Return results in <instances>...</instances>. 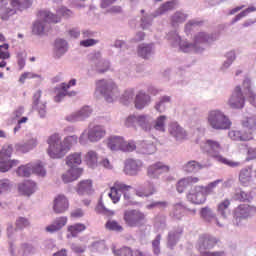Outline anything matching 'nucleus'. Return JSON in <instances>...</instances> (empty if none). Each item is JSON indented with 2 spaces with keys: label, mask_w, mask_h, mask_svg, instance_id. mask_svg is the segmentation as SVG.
<instances>
[{
  "label": "nucleus",
  "mask_w": 256,
  "mask_h": 256,
  "mask_svg": "<svg viewBox=\"0 0 256 256\" xmlns=\"http://www.w3.org/2000/svg\"><path fill=\"white\" fill-rule=\"evenodd\" d=\"M166 123V115H160L155 119L151 114H140L128 116L125 119L124 125L128 129H137V127H140L146 133H151L153 130L159 133H165Z\"/></svg>",
  "instance_id": "obj_1"
},
{
  "label": "nucleus",
  "mask_w": 256,
  "mask_h": 256,
  "mask_svg": "<svg viewBox=\"0 0 256 256\" xmlns=\"http://www.w3.org/2000/svg\"><path fill=\"white\" fill-rule=\"evenodd\" d=\"M33 5V0H0V19L9 21L18 11H25Z\"/></svg>",
  "instance_id": "obj_2"
},
{
  "label": "nucleus",
  "mask_w": 256,
  "mask_h": 256,
  "mask_svg": "<svg viewBox=\"0 0 256 256\" xmlns=\"http://www.w3.org/2000/svg\"><path fill=\"white\" fill-rule=\"evenodd\" d=\"M200 148L203 153H207L209 157H212V159L218 161V163H223L224 165H228V167H239V165H241L240 162L228 160L219 154L221 151V144L218 141L208 139L201 142Z\"/></svg>",
  "instance_id": "obj_3"
},
{
  "label": "nucleus",
  "mask_w": 256,
  "mask_h": 256,
  "mask_svg": "<svg viewBox=\"0 0 256 256\" xmlns=\"http://www.w3.org/2000/svg\"><path fill=\"white\" fill-rule=\"evenodd\" d=\"M207 123L214 131H227L233 125L229 116L220 109H214L208 112Z\"/></svg>",
  "instance_id": "obj_4"
},
{
  "label": "nucleus",
  "mask_w": 256,
  "mask_h": 256,
  "mask_svg": "<svg viewBox=\"0 0 256 256\" xmlns=\"http://www.w3.org/2000/svg\"><path fill=\"white\" fill-rule=\"evenodd\" d=\"M47 144V153L51 159H63V157L69 153L67 146H65L63 138L59 133H54L49 136Z\"/></svg>",
  "instance_id": "obj_5"
},
{
  "label": "nucleus",
  "mask_w": 256,
  "mask_h": 256,
  "mask_svg": "<svg viewBox=\"0 0 256 256\" xmlns=\"http://www.w3.org/2000/svg\"><path fill=\"white\" fill-rule=\"evenodd\" d=\"M96 95H102L108 103H113L115 97H119V88L111 79H100L96 83Z\"/></svg>",
  "instance_id": "obj_6"
},
{
  "label": "nucleus",
  "mask_w": 256,
  "mask_h": 256,
  "mask_svg": "<svg viewBox=\"0 0 256 256\" xmlns=\"http://www.w3.org/2000/svg\"><path fill=\"white\" fill-rule=\"evenodd\" d=\"M47 23H61V16L49 10H41L38 14V19L33 23L32 33L34 35H43L47 28Z\"/></svg>",
  "instance_id": "obj_7"
},
{
  "label": "nucleus",
  "mask_w": 256,
  "mask_h": 256,
  "mask_svg": "<svg viewBox=\"0 0 256 256\" xmlns=\"http://www.w3.org/2000/svg\"><path fill=\"white\" fill-rule=\"evenodd\" d=\"M219 243V239L209 234H203L199 237L196 248L201 256H225V251H209Z\"/></svg>",
  "instance_id": "obj_8"
},
{
  "label": "nucleus",
  "mask_w": 256,
  "mask_h": 256,
  "mask_svg": "<svg viewBox=\"0 0 256 256\" xmlns=\"http://www.w3.org/2000/svg\"><path fill=\"white\" fill-rule=\"evenodd\" d=\"M107 135V130L103 125H89L88 129H85L80 137L79 143L80 145H87V143H99L101 139H103Z\"/></svg>",
  "instance_id": "obj_9"
},
{
  "label": "nucleus",
  "mask_w": 256,
  "mask_h": 256,
  "mask_svg": "<svg viewBox=\"0 0 256 256\" xmlns=\"http://www.w3.org/2000/svg\"><path fill=\"white\" fill-rule=\"evenodd\" d=\"M131 189V186L126 185L123 182H115L114 187L110 188V192L108 196L112 199L113 203H119L121 199V194L123 193L125 205H133V200L131 198V194L128 191Z\"/></svg>",
  "instance_id": "obj_10"
},
{
  "label": "nucleus",
  "mask_w": 256,
  "mask_h": 256,
  "mask_svg": "<svg viewBox=\"0 0 256 256\" xmlns=\"http://www.w3.org/2000/svg\"><path fill=\"white\" fill-rule=\"evenodd\" d=\"M256 213V206H250L248 204H241L234 209V223L238 227L243 225V220L253 217Z\"/></svg>",
  "instance_id": "obj_11"
},
{
  "label": "nucleus",
  "mask_w": 256,
  "mask_h": 256,
  "mask_svg": "<svg viewBox=\"0 0 256 256\" xmlns=\"http://www.w3.org/2000/svg\"><path fill=\"white\" fill-rule=\"evenodd\" d=\"M91 115H93V108L90 106H84L79 110L66 115L65 121L68 123H79L82 121H87Z\"/></svg>",
  "instance_id": "obj_12"
},
{
  "label": "nucleus",
  "mask_w": 256,
  "mask_h": 256,
  "mask_svg": "<svg viewBox=\"0 0 256 256\" xmlns=\"http://www.w3.org/2000/svg\"><path fill=\"white\" fill-rule=\"evenodd\" d=\"M124 221L128 227H141L145 214L139 210H127L124 212Z\"/></svg>",
  "instance_id": "obj_13"
},
{
  "label": "nucleus",
  "mask_w": 256,
  "mask_h": 256,
  "mask_svg": "<svg viewBox=\"0 0 256 256\" xmlns=\"http://www.w3.org/2000/svg\"><path fill=\"white\" fill-rule=\"evenodd\" d=\"M245 92L241 89V85H237L228 99L230 109H243L245 107Z\"/></svg>",
  "instance_id": "obj_14"
},
{
  "label": "nucleus",
  "mask_w": 256,
  "mask_h": 256,
  "mask_svg": "<svg viewBox=\"0 0 256 256\" xmlns=\"http://www.w3.org/2000/svg\"><path fill=\"white\" fill-rule=\"evenodd\" d=\"M168 134L177 143H183L187 139V130L179 122H170L168 125Z\"/></svg>",
  "instance_id": "obj_15"
},
{
  "label": "nucleus",
  "mask_w": 256,
  "mask_h": 256,
  "mask_svg": "<svg viewBox=\"0 0 256 256\" xmlns=\"http://www.w3.org/2000/svg\"><path fill=\"white\" fill-rule=\"evenodd\" d=\"M171 167L163 162H156L147 168V175L150 179H159L163 173H169Z\"/></svg>",
  "instance_id": "obj_16"
},
{
  "label": "nucleus",
  "mask_w": 256,
  "mask_h": 256,
  "mask_svg": "<svg viewBox=\"0 0 256 256\" xmlns=\"http://www.w3.org/2000/svg\"><path fill=\"white\" fill-rule=\"evenodd\" d=\"M141 169H143V161L139 159H127L124 162V173L125 175H129L130 177H135L139 175Z\"/></svg>",
  "instance_id": "obj_17"
},
{
  "label": "nucleus",
  "mask_w": 256,
  "mask_h": 256,
  "mask_svg": "<svg viewBox=\"0 0 256 256\" xmlns=\"http://www.w3.org/2000/svg\"><path fill=\"white\" fill-rule=\"evenodd\" d=\"M187 199L194 205H203L207 201V195L203 190V186H195L187 195Z\"/></svg>",
  "instance_id": "obj_18"
},
{
  "label": "nucleus",
  "mask_w": 256,
  "mask_h": 256,
  "mask_svg": "<svg viewBox=\"0 0 256 256\" xmlns=\"http://www.w3.org/2000/svg\"><path fill=\"white\" fill-rule=\"evenodd\" d=\"M41 90H38L33 95L32 108L37 111L40 119L47 117V103L41 101Z\"/></svg>",
  "instance_id": "obj_19"
},
{
  "label": "nucleus",
  "mask_w": 256,
  "mask_h": 256,
  "mask_svg": "<svg viewBox=\"0 0 256 256\" xmlns=\"http://www.w3.org/2000/svg\"><path fill=\"white\" fill-rule=\"evenodd\" d=\"M200 215L204 221L207 223H214L217 227L220 229H223L225 227V224H223L221 221H219V218H217V214L213 212V209L210 207H204L200 211Z\"/></svg>",
  "instance_id": "obj_20"
},
{
  "label": "nucleus",
  "mask_w": 256,
  "mask_h": 256,
  "mask_svg": "<svg viewBox=\"0 0 256 256\" xmlns=\"http://www.w3.org/2000/svg\"><path fill=\"white\" fill-rule=\"evenodd\" d=\"M151 101H153L151 95L147 94V92H145L144 90H140L136 94L134 105L136 109H139L141 111L145 109V107H149V105H151Z\"/></svg>",
  "instance_id": "obj_21"
},
{
  "label": "nucleus",
  "mask_w": 256,
  "mask_h": 256,
  "mask_svg": "<svg viewBox=\"0 0 256 256\" xmlns=\"http://www.w3.org/2000/svg\"><path fill=\"white\" fill-rule=\"evenodd\" d=\"M219 39V35L217 34H209L207 32H198L194 36V43L196 47H201V45H205L207 43H213V41H217Z\"/></svg>",
  "instance_id": "obj_22"
},
{
  "label": "nucleus",
  "mask_w": 256,
  "mask_h": 256,
  "mask_svg": "<svg viewBox=\"0 0 256 256\" xmlns=\"http://www.w3.org/2000/svg\"><path fill=\"white\" fill-rule=\"evenodd\" d=\"M242 87L244 89V95L248 98L249 103L256 107V93L253 90V82L251 78H245L242 82Z\"/></svg>",
  "instance_id": "obj_23"
},
{
  "label": "nucleus",
  "mask_w": 256,
  "mask_h": 256,
  "mask_svg": "<svg viewBox=\"0 0 256 256\" xmlns=\"http://www.w3.org/2000/svg\"><path fill=\"white\" fill-rule=\"evenodd\" d=\"M69 51V42L63 38H57L54 42V57L61 59Z\"/></svg>",
  "instance_id": "obj_24"
},
{
  "label": "nucleus",
  "mask_w": 256,
  "mask_h": 256,
  "mask_svg": "<svg viewBox=\"0 0 256 256\" xmlns=\"http://www.w3.org/2000/svg\"><path fill=\"white\" fill-rule=\"evenodd\" d=\"M69 209V200L65 195H58L55 197L53 202V211L56 214L65 213Z\"/></svg>",
  "instance_id": "obj_25"
},
{
  "label": "nucleus",
  "mask_w": 256,
  "mask_h": 256,
  "mask_svg": "<svg viewBox=\"0 0 256 256\" xmlns=\"http://www.w3.org/2000/svg\"><path fill=\"white\" fill-rule=\"evenodd\" d=\"M18 191L26 197H31L37 191V183L33 180H26L18 185Z\"/></svg>",
  "instance_id": "obj_26"
},
{
  "label": "nucleus",
  "mask_w": 256,
  "mask_h": 256,
  "mask_svg": "<svg viewBox=\"0 0 256 256\" xmlns=\"http://www.w3.org/2000/svg\"><path fill=\"white\" fill-rule=\"evenodd\" d=\"M228 137L232 141H251L253 139V134L245 130H230L228 132Z\"/></svg>",
  "instance_id": "obj_27"
},
{
  "label": "nucleus",
  "mask_w": 256,
  "mask_h": 256,
  "mask_svg": "<svg viewBox=\"0 0 256 256\" xmlns=\"http://www.w3.org/2000/svg\"><path fill=\"white\" fill-rule=\"evenodd\" d=\"M67 221V216L56 218L50 225L46 226V233H57V231H61L67 225Z\"/></svg>",
  "instance_id": "obj_28"
},
{
  "label": "nucleus",
  "mask_w": 256,
  "mask_h": 256,
  "mask_svg": "<svg viewBox=\"0 0 256 256\" xmlns=\"http://www.w3.org/2000/svg\"><path fill=\"white\" fill-rule=\"evenodd\" d=\"M189 19V14L183 10H178L170 16L171 27L177 28L179 25H183Z\"/></svg>",
  "instance_id": "obj_29"
},
{
  "label": "nucleus",
  "mask_w": 256,
  "mask_h": 256,
  "mask_svg": "<svg viewBox=\"0 0 256 256\" xmlns=\"http://www.w3.org/2000/svg\"><path fill=\"white\" fill-rule=\"evenodd\" d=\"M82 173L83 169L70 167V169L62 175V181L64 183H73V181H77V179L81 177Z\"/></svg>",
  "instance_id": "obj_30"
},
{
  "label": "nucleus",
  "mask_w": 256,
  "mask_h": 256,
  "mask_svg": "<svg viewBox=\"0 0 256 256\" xmlns=\"http://www.w3.org/2000/svg\"><path fill=\"white\" fill-rule=\"evenodd\" d=\"M138 56L142 59H149L155 54V44L154 43H143L138 46L137 50Z\"/></svg>",
  "instance_id": "obj_31"
},
{
  "label": "nucleus",
  "mask_w": 256,
  "mask_h": 256,
  "mask_svg": "<svg viewBox=\"0 0 256 256\" xmlns=\"http://www.w3.org/2000/svg\"><path fill=\"white\" fill-rule=\"evenodd\" d=\"M179 5L177 0H171L163 3L154 13L153 17H161V15H165V13H169V11H173L175 7Z\"/></svg>",
  "instance_id": "obj_32"
},
{
  "label": "nucleus",
  "mask_w": 256,
  "mask_h": 256,
  "mask_svg": "<svg viewBox=\"0 0 256 256\" xmlns=\"http://www.w3.org/2000/svg\"><path fill=\"white\" fill-rule=\"evenodd\" d=\"M136 151L141 155H153V153L157 151V148L155 147V144H153V142L142 141L137 144Z\"/></svg>",
  "instance_id": "obj_33"
},
{
  "label": "nucleus",
  "mask_w": 256,
  "mask_h": 256,
  "mask_svg": "<svg viewBox=\"0 0 256 256\" xmlns=\"http://www.w3.org/2000/svg\"><path fill=\"white\" fill-rule=\"evenodd\" d=\"M181 235H183V228L181 227L171 230L168 233L167 245L170 247V249H173L175 245H177L179 239H181Z\"/></svg>",
  "instance_id": "obj_34"
},
{
  "label": "nucleus",
  "mask_w": 256,
  "mask_h": 256,
  "mask_svg": "<svg viewBox=\"0 0 256 256\" xmlns=\"http://www.w3.org/2000/svg\"><path fill=\"white\" fill-rule=\"evenodd\" d=\"M172 98L171 96H160L158 101L155 102L154 109L158 113H165L167 111V107L171 105Z\"/></svg>",
  "instance_id": "obj_35"
},
{
  "label": "nucleus",
  "mask_w": 256,
  "mask_h": 256,
  "mask_svg": "<svg viewBox=\"0 0 256 256\" xmlns=\"http://www.w3.org/2000/svg\"><path fill=\"white\" fill-rule=\"evenodd\" d=\"M85 229H87V226H85V224L83 223H75L72 225H69L67 227V239H73L75 237H78V235L80 233H83V231H85Z\"/></svg>",
  "instance_id": "obj_36"
},
{
  "label": "nucleus",
  "mask_w": 256,
  "mask_h": 256,
  "mask_svg": "<svg viewBox=\"0 0 256 256\" xmlns=\"http://www.w3.org/2000/svg\"><path fill=\"white\" fill-rule=\"evenodd\" d=\"M195 183H199V178L189 176V177L179 180L177 183L176 189H177L178 193H183L185 191V189H187V187H189L191 185H195Z\"/></svg>",
  "instance_id": "obj_37"
},
{
  "label": "nucleus",
  "mask_w": 256,
  "mask_h": 256,
  "mask_svg": "<svg viewBox=\"0 0 256 256\" xmlns=\"http://www.w3.org/2000/svg\"><path fill=\"white\" fill-rule=\"evenodd\" d=\"M180 51H182V53H191V52H195V53H199V51H203L202 47L197 46V44L189 42L187 40H182L180 42V44L178 45Z\"/></svg>",
  "instance_id": "obj_38"
},
{
  "label": "nucleus",
  "mask_w": 256,
  "mask_h": 256,
  "mask_svg": "<svg viewBox=\"0 0 256 256\" xmlns=\"http://www.w3.org/2000/svg\"><path fill=\"white\" fill-rule=\"evenodd\" d=\"M231 205V201L229 199H225L224 201L218 203L217 205V214L222 217V219H227L229 215H231V210L229 209Z\"/></svg>",
  "instance_id": "obj_39"
},
{
  "label": "nucleus",
  "mask_w": 256,
  "mask_h": 256,
  "mask_svg": "<svg viewBox=\"0 0 256 256\" xmlns=\"http://www.w3.org/2000/svg\"><path fill=\"white\" fill-rule=\"evenodd\" d=\"M78 195H91L93 193V182L91 180H84L78 184Z\"/></svg>",
  "instance_id": "obj_40"
},
{
  "label": "nucleus",
  "mask_w": 256,
  "mask_h": 256,
  "mask_svg": "<svg viewBox=\"0 0 256 256\" xmlns=\"http://www.w3.org/2000/svg\"><path fill=\"white\" fill-rule=\"evenodd\" d=\"M123 137L121 136H110L108 138V149L111 151H121L123 147Z\"/></svg>",
  "instance_id": "obj_41"
},
{
  "label": "nucleus",
  "mask_w": 256,
  "mask_h": 256,
  "mask_svg": "<svg viewBox=\"0 0 256 256\" xmlns=\"http://www.w3.org/2000/svg\"><path fill=\"white\" fill-rule=\"evenodd\" d=\"M185 211H187V209L185 208V205H183V203L181 202L176 203L173 206V210L170 213V217H172V219H176L179 221L183 219V215H185Z\"/></svg>",
  "instance_id": "obj_42"
},
{
  "label": "nucleus",
  "mask_w": 256,
  "mask_h": 256,
  "mask_svg": "<svg viewBox=\"0 0 256 256\" xmlns=\"http://www.w3.org/2000/svg\"><path fill=\"white\" fill-rule=\"evenodd\" d=\"M166 39L170 43L172 47H179L181 42L183 41L181 39V36L179 35V32L177 30H171L166 34Z\"/></svg>",
  "instance_id": "obj_43"
},
{
  "label": "nucleus",
  "mask_w": 256,
  "mask_h": 256,
  "mask_svg": "<svg viewBox=\"0 0 256 256\" xmlns=\"http://www.w3.org/2000/svg\"><path fill=\"white\" fill-rule=\"evenodd\" d=\"M82 162L81 152H75L66 157V165L68 167H79Z\"/></svg>",
  "instance_id": "obj_44"
},
{
  "label": "nucleus",
  "mask_w": 256,
  "mask_h": 256,
  "mask_svg": "<svg viewBox=\"0 0 256 256\" xmlns=\"http://www.w3.org/2000/svg\"><path fill=\"white\" fill-rule=\"evenodd\" d=\"M203 167H205L203 166V164L195 160H191L183 165V171H185L186 173H197V171H201Z\"/></svg>",
  "instance_id": "obj_45"
},
{
  "label": "nucleus",
  "mask_w": 256,
  "mask_h": 256,
  "mask_svg": "<svg viewBox=\"0 0 256 256\" xmlns=\"http://www.w3.org/2000/svg\"><path fill=\"white\" fill-rule=\"evenodd\" d=\"M85 161L91 169H95L98 165L99 156L97 155V152L90 150L87 152L85 156Z\"/></svg>",
  "instance_id": "obj_46"
},
{
  "label": "nucleus",
  "mask_w": 256,
  "mask_h": 256,
  "mask_svg": "<svg viewBox=\"0 0 256 256\" xmlns=\"http://www.w3.org/2000/svg\"><path fill=\"white\" fill-rule=\"evenodd\" d=\"M16 174L18 177H31L33 175V162L18 167Z\"/></svg>",
  "instance_id": "obj_47"
},
{
  "label": "nucleus",
  "mask_w": 256,
  "mask_h": 256,
  "mask_svg": "<svg viewBox=\"0 0 256 256\" xmlns=\"http://www.w3.org/2000/svg\"><path fill=\"white\" fill-rule=\"evenodd\" d=\"M153 13L152 14H143L140 20V27L144 31H149L153 25Z\"/></svg>",
  "instance_id": "obj_48"
},
{
  "label": "nucleus",
  "mask_w": 256,
  "mask_h": 256,
  "mask_svg": "<svg viewBox=\"0 0 256 256\" xmlns=\"http://www.w3.org/2000/svg\"><path fill=\"white\" fill-rule=\"evenodd\" d=\"M3 156L0 153V173H7L9 169H12V167H17L19 164V160H7L6 162H3Z\"/></svg>",
  "instance_id": "obj_49"
},
{
  "label": "nucleus",
  "mask_w": 256,
  "mask_h": 256,
  "mask_svg": "<svg viewBox=\"0 0 256 256\" xmlns=\"http://www.w3.org/2000/svg\"><path fill=\"white\" fill-rule=\"evenodd\" d=\"M145 185L147 187V190H145L144 192L138 190L136 192V195L138 197H151V195H155V193H157V187H155V184L153 182L148 181Z\"/></svg>",
  "instance_id": "obj_50"
},
{
  "label": "nucleus",
  "mask_w": 256,
  "mask_h": 256,
  "mask_svg": "<svg viewBox=\"0 0 256 256\" xmlns=\"http://www.w3.org/2000/svg\"><path fill=\"white\" fill-rule=\"evenodd\" d=\"M13 191V182L7 178L0 179V196Z\"/></svg>",
  "instance_id": "obj_51"
},
{
  "label": "nucleus",
  "mask_w": 256,
  "mask_h": 256,
  "mask_svg": "<svg viewBox=\"0 0 256 256\" xmlns=\"http://www.w3.org/2000/svg\"><path fill=\"white\" fill-rule=\"evenodd\" d=\"M251 199H253L251 192H245L240 188L236 189L233 195L234 201H251Z\"/></svg>",
  "instance_id": "obj_52"
},
{
  "label": "nucleus",
  "mask_w": 256,
  "mask_h": 256,
  "mask_svg": "<svg viewBox=\"0 0 256 256\" xmlns=\"http://www.w3.org/2000/svg\"><path fill=\"white\" fill-rule=\"evenodd\" d=\"M223 183V179H217L213 182L208 183L206 186H202V189L207 197V195H213L215 193V189L219 187V184Z\"/></svg>",
  "instance_id": "obj_53"
},
{
  "label": "nucleus",
  "mask_w": 256,
  "mask_h": 256,
  "mask_svg": "<svg viewBox=\"0 0 256 256\" xmlns=\"http://www.w3.org/2000/svg\"><path fill=\"white\" fill-rule=\"evenodd\" d=\"M251 178V167L244 168L240 171L239 181L242 183V185H247V183H250Z\"/></svg>",
  "instance_id": "obj_54"
},
{
  "label": "nucleus",
  "mask_w": 256,
  "mask_h": 256,
  "mask_svg": "<svg viewBox=\"0 0 256 256\" xmlns=\"http://www.w3.org/2000/svg\"><path fill=\"white\" fill-rule=\"evenodd\" d=\"M154 227L157 231H165L167 227V218L163 215H158L155 218Z\"/></svg>",
  "instance_id": "obj_55"
},
{
  "label": "nucleus",
  "mask_w": 256,
  "mask_h": 256,
  "mask_svg": "<svg viewBox=\"0 0 256 256\" xmlns=\"http://www.w3.org/2000/svg\"><path fill=\"white\" fill-rule=\"evenodd\" d=\"M135 149L137 150V144H135V141H126L125 138H123L122 148L120 151L123 153H132V151H135Z\"/></svg>",
  "instance_id": "obj_56"
},
{
  "label": "nucleus",
  "mask_w": 256,
  "mask_h": 256,
  "mask_svg": "<svg viewBox=\"0 0 256 256\" xmlns=\"http://www.w3.org/2000/svg\"><path fill=\"white\" fill-rule=\"evenodd\" d=\"M242 126L248 131H255L256 129V118L255 116L246 117L242 120Z\"/></svg>",
  "instance_id": "obj_57"
},
{
  "label": "nucleus",
  "mask_w": 256,
  "mask_h": 256,
  "mask_svg": "<svg viewBox=\"0 0 256 256\" xmlns=\"http://www.w3.org/2000/svg\"><path fill=\"white\" fill-rule=\"evenodd\" d=\"M32 163H33V173L35 175H38V177H45V175H47V170H45V167H43V162L37 161Z\"/></svg>",
  "instance_id": "obj_58"
},
{
  "label": "nucleus",
  "mask_w": 256,
  "mask_h": 256,
  "mask_svg": "<svg viewBox=\"0 0 256 256\" xmlns=\"http://www.w3.org/2000/svg\"><path fill=\"white\" fill-rule=\"evenodd\" d=\"M55 93H56V95L54 96L55 103H61V101H63L65 97H67V89L64 87H61V85L55 88Z\"/></svg>",
  "instance_id": "obj_59"
},
{
  "label": "nucleus",
  "mask_w": 256,
  "mask_h": 256,
  "mask_svg": "<svg viewBox=\"0 0 256 256\" xmlns=\"http://www.w3.org/2000/svg\"><path fill=\"white\" fill-rule=\"evenodd\" d=\"M64 146H66L67 151H71V147L73 145H77V141H79V137L77 135L66 136L63 140Z\"/></svg>",
  "instance_id": "obj_60"
},
{
  "label": "nucleus",
  "mask_w": 256,
  "mask_h": 256,
  "mask_svg": "<svg viewBox=\"0 0 256 256\" xmlns=\"http://www.w3.org/2000/svg\"><path fill=\"white\" fill-rule=\"evenodd\" d=\"M111 67V63L109 62V60H99L97 65H96V71H98V73H106V71H109V68Z\"/></svg>",
  "instance_id": "obj_61"
},
{
  "label": "nucleus",
  "mask_w": 256,
  "mask_h": 256,
  "mask_svg": "<svg viewBox=\"0 0 256 256\" xmlns=\"http://www.w3.org/2000/svg\"><path fill=\"white\" fill-rule=\"evenodd\" d=\"M112 253L116 256H133V251H131V248L129 247H122L118 250L113 247Z\"/></svg>",
  "instance_id": "obj_62"
},
{
  "label": "nucleus",
  "mask_w": 256,
  "mask_h": 256,
  "mask_svg": "<svg viewBox=\"0 0 256 256\" xmlns=\"http://www.w3.org/2000/svg\"><path fill=\"white\" fill-rule=\"evenodd\" d=\"M106 229H109V231H117L118 233H121V231H123V226L119 225L118 221L108 220L106 223Z\"/></svg>",
  "instance_id": "obj_63"
},
{
  "label": "nucleus",
  "mask_w": 256,
  "mask_h": 256,
  "mask_svg": "<svg viewBox=\"0 0 256 256\" xmlns=\"http://www.w3.org/2000/svg\"><path fill=\"white\" fill-rule=\"evenodd\" d=\"M35 253V248L29 244H22L19 254L22 256H31Z\"/></svg>",
  "instance_id": "obj_64"
}]
</instances>
